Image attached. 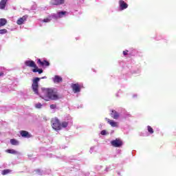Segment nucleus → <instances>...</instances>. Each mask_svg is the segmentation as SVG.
Returning <instances> with one entry per match:
<instances>
[{
	"mask_svg": "<svg viewBox=\"0 0 176 176\" xmlns=\"http://www.w3.org/2000/svg\"><path fill=\"white\" fill-rule=\"evenodd\" d=\"M34 107L36 108V109H42V108H43V104L41 102L35 103Z\"/></svg>",
	"mask_w": 176,
	"mask_h": 176,
	"instance_id": "a211bd4d",
	"label": "nucleus"
},
{
	"mask_svg": "<svg viewBox=\"0 0 176 176\" xmlns=\"http://www.w3.org/2000/svg\"><path fill=\"white\" fill-rule=\"evenodd\" d=\"M1 76H3V72H0V78H1Z\"/></svg>",
	"mask_w": 176,
	"mask_h": 176,
	"instance_id": "2f4dec72",
	"label": "nucleus"
},
{
	"mask_svg": "<svg viewBox=\"0 0 176 176\" xmlns=\"http://www.w3.org/2000/svg\"><path fill=\"white\" fill-rule=\"evenodd\" d=\"M10 173H12V170H9V169H6L2 170V175H6L7 174H9Z\"/></svg>",
	"mask_w": 176,
	"mask_h": 176,
	"instance_id": "4be33fe9",
	"label": "nucleus"
},
{
	"mask_svg": "<svg viewBox=\"0 0 176 176\" xmlns=\"http://www.w3.org/2000/svg\"><path fill=\"white\" fill-rule=\"evenodd\" d=\"M111 118H113V119H119V117L120 116V115L119 114V113H118V111H115V110H112L111 113Z\"/></svg>",
	"mask_w": 176,
	"mask_h": 176,
	"instance_id": "2eb2a0df",
	"label": "nucleus"
},
{
	"mask_svg": "<svg viewBox=\"0 0 176 176\" xmlns=\"http://www.w3.org/2000/svg\"><path fill=\"white\" fill-rule=\"evenodd\" d=\"M143 135H144V137H148V135H149V134L146 133V134H144Z\"/></svg>",
	"mask_w": 176,
	"mask_h": 176,
	"instance_id": "473e14b6",
	"label": "nucleus"
},
{
	"mask_svg": "<svg viewBox=\"0 0 176 176\" xmlns=\"http://www.w3.org/2000/svg\"><path fill=\"white\" fill-rule=\"evenodd\" d=\"M10 144L12 145H19V142L15 139H11L10 140Z\"/></svg>",
	"mask_w": 176,
	"mask_h": 176,
	"instance_id": "412c9836",
	"label": "nucleus"
},
{
	"mask_svg": "<svg viewBox=\"0 0 176 176\" xmlns=\"http://www.w3.org/2000/svg\"><path fill=\"white\" fill-rule=\"evenodd\" d=\"M41 79H47V77H46V76H45L42 78L36 77L34 79H33L32 88V90H33L34 94H39V92L38 91V89L39 87V85H38V83L39 80H41Z\"/></svg>",
	"mask_w": 176,
	"mask_h": 176,
	"instance_id": "f03ea898",
	"label": "nucleus"
},
{
	"mask_svg": "<svg viewBox=\"0 0 176 176\" xmlns=\"http://www.w3.org/2000/svg\"><path fill=\"white\" fill-rule=\"evenodd\" d=\"M52 124L54 130H61V124L57 118L52 120Z\"/></svg>",
	"mask_w": 176,
	"mask_h": 176,
	"instance_id": "7ed1b4c3",
	"label": "nucleus"
},
{
	"mask_svg": "<svg viewBox=\"0 0 176 176\" xmlns=\"http://www.w3.org/2000/svg\"><path fill=\"white\" fill-rule=\"evenodd\" d=\"M36 173H37L38 175H43V172L42 170H41L40 169H37L36 170Z\"/></svg>",
	"mask_w": 176,
	"mask_h": 176,
	"instance_id": "bb28decb",
	"label": "nucleus"
},
{
	"mask_svg": "<svg viewBox=\"0 0 176 176\" xmlns=\"http://www.w3.org/2000/svg\"><path fill=\"white\" fill-rule=\"evenodd\" d=\"M52 20V19H50V17L48 18H45L43 20H41L42 23H50V21Z\"/></svg>",
	"mask_w": 176,
	"mask_h": 176,
	"instance_id": "393cba45",
	"label": "nucleus"
},
{
	"mask_svg": "<svg viewBox=\"0 0 176 176\" xmlns=\"http://www.w3.org/2000/svg\"><path fill=\"white\" fill-rule=\"evenodd\" d=\"M37 63L41 65V67L45 66V67H49L50 65V63H49L48 61L47 60H41V59H38Z\"/></svg>",
	"mask_w": 176,
	"mask_h": 176,
	"instance_id": "4468645a",
	"label": "nucleus"
},
{
	"mask_svg": "<svg viewBox=\"0 0 176 176\" xmlns=\"http://www.w3.org/2000/svg\"><path fill=\"white\" fill-rule=\"evenodd\" d=\"M8 2V0H1L0 1V9L3 10L5 8H6V3Z\"/></svg>",
	"mask_w": 176,
	"mask_h": 176,
	"instance_id": "dca6fc26",
	"label": "nucleus"
},
{
	"mask_svg": "<svg viewBox=\"0 0 176 176\" xmlns=\"http://www.w3.org/2000/svg\"><path fill=\"white\" fill-rule=\"evenodd\" d=\"M6 152L8 153H11L12 155H15V153H17V151H16L14 149H8L6 150Z\"/></svg>",
	"mask_w": 176,
	"mask_h": 176,
	"instance_id": "5701e85b",
	"label": "nucleus"
},
{
	"mask_svg": "<svg viewBox=\"0 0 176 176\" xmlns=\"http://www.w3.org/2000/svg\"><path fill=\"white\" fill-rule=\"evenodd\" d=\"M65 0H51L50 4L54 6H58L60 5H64Z\"/></svg>",
	"mask_w": 176,
	"mask_h": 176,
	"instance_id": "1a4fd4ad",
	"label": "nucleus"
},
{
	"mask_svg": "<svg viewBox=\"0 0 176 176\" xmlns=\"http://www.w3.org/2000/svg\"><path fill=\"white\" fill-rule=\"evenodd\" d=\"M105 120H107V123H109L111 127H119V123L118 122L109 120V118H105Z\"/></svg>",
	"mask_w": 176,
	"mask_h": 176,
	"instance_id": "9d476101",
	"label": "nucleus"
},
{
	"mask_svg": "<svg viewBox=\"0 0 176 176\" xmlns=\"http://www.w3.org/2000/svg\"><path fill=\"white\" fill-rule=\"evenodd\" d=\"M118 5L120 8V10H124L129 8V4L127 3L124 2L123 0H120L118 1Z\"/></svg>",
	"mask_w": 176,
	"mask_h": 176,
	"instance_id": "423d86ee",
	"label": "nucleus"
},
{
	"mask_svg": "<svg viewBox=\"0 0 176 176\" xmlns=\"http://www.w3.org/2000/svg\"><path fill=\"white\" fill-rule=\"evenodd\" d=\"M133 98H134V97H137V95H133Z\"/></svg>",
	"mask_w": 176,
	"mask_h": 176,
	"instance_id": "72a5a7b5",
	"label": "nucleus"
},
{
	"mask_svg": "<svg viewBox=\"0 0 176 176\" xmlns=\"http://www.w3.org/2000/svg\"><path fill=\"white\" fill-rule=\"evenodd\" d=\"M25 65L26 67H30L31 68H36V65L34 60H26L25 61Z\"/></svg>",
	"mask_w": 176,
	"mask_h": 176,
	"instance_id": "9b49d317",
	"label": "nucleus"
},
{
	"mask_svg": "<svg viewBox=\"0 0 176 176\" xmlns=\"http://www.w3.org/2000/svg\"><path fill=\"white\" fill-rule=\"evenodd\" d=\"M68 14V12L65 11L58 12L56 14H53L52 15V19H55L57 20L58 19H63V17H65Z\"/></svg>",
	"mask_w": 176,
	"mask_h": 176,
	"instance_id": "20e7f679",
	"label": "nucleus"
},
{
	"mask_svg": "<svg viewBox=\"0 0 176 176\" xmlns=\"http://www.w3.org/2000/svg\"><path fill=\"white\" fill-rule=\"evenodd\" d=\"M5 34H8V30L6 29L0 30V35H5Z\"/></svg>",
	"mask_w": 176,
	"mask_h": 176,
	"instance_id": "b1692460",
	"label": "nucleus"
},
{
	"mask_svg": "<svg viewBox=\"0 0 176 176\" xmlns=\"http://www.w3.org/2000/svg\"><path fill=\"white\" fill-rule=\"evenodd\" d=\"M50 108L51 109H56V108H57V106L56 104H51Z\"/></svg>",
	"mask_w": 176,
	"mask_h": 176,
	"instance_id": "c85d7f7f",
	"label": "nucleus"
},
{
	"mask_svg": "<svg viewBox=\"0 0 176 176\" xmlns=\"http://www.w3.org/2000/svg\"><path fill=\"white\" fill-rule=\"evenodd\" d=\"M127 53H129L128 50L123 51L124 56H127Z\"/></svg>",
	"mask_w": 176,
	"mask_h": 176,
	"instance_id": "c756f323",
	"label": "nucleus"
},
{
	"mask_svg": "<svg viewBox=\"0 0 176 176\" xmlns=\"http://www.w3.org/2000/svg\"><path fill=\"white\" fill-rule=\"evenodd\" d=\"M27 16H23L21 18H19L17 21H16V24H18V25H21V24H24V23H25V21H27Z\"/></svg>",
	"mask_w": 176,
	"mask_h": 176,
	"instance_id": "f8f14e48",
	"label": "nucleus"
},
{
	"mask_svg": "<svg viewBox=\"0 0 176 176\" xmlns=\"http://www.w3.org/2000/svg\"><path fill=\"white\" fill-rule=\"evenodd\" d=\"M147 131H148L149 134H153V129H152L151 126H147Z\"/></svg>",
	"mask_w": 176,
	"mask_h": 176,
	"instance_id": "a878e982",
	"label": "nucleus"
},
{
	"mask_svg": "<svg viewBox=\"0 0 176 176\" xmlns=\"http://www.w3.org/2000/svg\"><path fill=\"white\" fill-rule=\"evenodd\" d=\"M111 144L112 146H114V148H119L123 145V142H122L120 139H116L111 142Z\"/></svg>",
	"mask_w": 176,
	"mask_h": 176,
	"instance_id": "39448f33",
	"label": "nucleus"
},
{
	"mask_svg": "<svg viewBox=\"0 0 176 176\" xmlns=\"http://www.w3.org/2000/svg\"><path fill=\"white\" fill-rule=\"evenodd\" d=\"M32 71L34 72H38V74H42L43 72V70H42V69L38 68L37 66L36 67H34V69H33Z\"/></svg>",
	"mask_w": 176,
	"mask_h": 176,
	"instance_id": "aec40b11",
	"label": "nucleus"
},
{
	"mask_svg": "<svg viewBox=\"0 0 176 176\" xmlns=\"http://www.w3.org/2000/svg\"><path fill=\"white\" fill-rule=\"evenodd\" d=\"M52 79L54 83H60L63 82V78L60 76H55Z\"/></svg>",
	"mask_w": 176,
	"mask_h": 176,
	"instance_id": "ddd939ff",
	"label": "nucleus"
},
{
	"mask_svg": "<svg viewBox=\"0 0 176 176\" xmlns=\"http://www.w3.org/2000/svg\"><path fill=\"white\" fill-rule=\"evenodd\" d=\"M93 149H94V147H91V148H90V153H93Z\"/></svg>",
	"mask_w": 176,
	"mask_h": 176,
	"instance_id": "7c9ffc66",
	"label": "nucleus"
},
{
	"mask_svg": "<svg viewBox=\"0 0 176 176\" xmlns=\"http://www.w3.org/2000/svg\"><path fill=\"white\" fill-rule=\"evenodd\" d=\"M40 97L45 101H50V100H58V95L54 92L52 88H42Z\"/></svg>",
	"mask_w": 176,
	"mask_h": 176,
	"instance_id": "f257e3e1",
	"label": "nucleus"
},
{
	"mask_svg": "<svg viewBox=\"0 0 176 176\" xmlns=\"http://www.w3.org/2000/svg\"><path fill=\"white\" fill-rule=\"evenodd\" d=\"M100 134L102 135H107V131H105V130L101 131Z\"/></svg>",
	"mask_w": 176,
	"mask_h": 176,
	"instance_id": "cd10ccee",
	"label": "nucleus"
},
{
	"mask_svg": "<svg viewBox=\"0 0 176 176\" xmlns=\"http://www.w3.org/2000/svg\"><path fill=\"white\" fill-rule=\"evenodd\" d=\"M72 124V118H69L67 121H64L60 124V129H65L68 126Z\"/></svg>",
	"mask_w": 176,
	"mask_h": 176,
	"instance_id": "0eeeda50",
	"label": "nucleus"
},
{
	"mask_svg": "<svg viewBox=\"0 0 176 176\" xmlns=\"http://www.w3.org/2000/svg\"><path fill=\"white\" fill-rule=\"evenodd\" d=\"M72 87L74 93H79L80 91V89H82V85L78 83L72 84Z\"/></svg>",
	"mask_w": 176,
	"mask_h": 176,
	"instance_id": "6e6552de",
	"label": "nucleus"
},
{
	"mask_svg": "<svg viewBox=\"0 0 176 176\" xmlns=\"http://www.w3.org/2000/svg\"><path fill=\"white\" fill-rule=\"evenodd\" d=\"M21 135L22 137H26L27 138H30V133H28V132L25 131H21Z\"/></svg>",
	"mask_w": 176,
	"mask_h": 176,
	"instance_id": "6ab92c4d",
	"label": "nucleus"
},
{
	"mask_svg": "<svg viewBox=\"0 0 176 176\" xmlns=\"http://www.w3.org/2000/svg\"><path fill=\"white\" fill-rule=\"evenodd\" d=\"M8 23V20L6 19H0V27H3L4 25H6Z\"/></svg>",
	"mask_w": 176,
	"mask_h": 176,
	"instance_id": "f3484780",
	"label": "nucleus"
}]
</instances>
